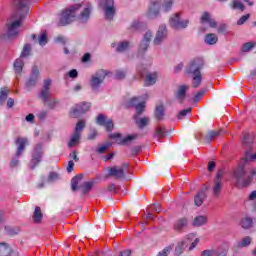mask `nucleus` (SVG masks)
<instances>
[{
  "label": "nucleus",
  "mask_w": 256,
  "mask_h": 256,
  "mask_svg": "<svg viewBox=\"0 0 256 256\" xmlns=\"http://www.w3.org/2000/svg\"><path fill=\"white\" fill-rule=\"evenodd\" d=\"M136 71L141 78L145 77L146 75L144 79V87H151L157 83V72L149 73V69L143 66V64L138 65L136 67Z\"/></svg>",
  "instance_id": "obj_7"
},
{
  "label": "nucleus",
  "mask_w": 256,
  "mask_h": 256,
  "mask_svg": "<svg viewBox=\"0 0 256 256\" xmlns=\"http://www.w3.org/2000/svg\"><path fill=\"white\" fill-rule=\"evenodd\" d=\"M151 7L149 8L148 11V17L150 19H157L159 16V0H155L151 2Z\"/></svg>",
  "instance_id": "obj_26"
},
{
  "label": "nucleus",
  "mask_w": 256,
  "mask_h": 256,
  "mask_svg": "<svg viewBox=\"0 0 256 256\" xmlns=\"http://www.w3.org/2000/svg\"><path fill=\"white\" fill-rule=\"evenodd\" d=\"M83 129H85V120H79L76 124L74 133L81 135V131H83Z\"/></svg>",
  "instance_id": "obj_48"
},
{
  "label": "nucleus",
  "mask_w": 256,
  "mask_h": 256,
  "mask_svg": "<svg viewBox=\"0 0 256 256\" xmlns=\"http://www.w3.org/2000/svg\"><path fill=\"white\" fill-rule=\"evenodd\" d=\"M97 135H99V134L97 133V130L92 129V130L89 132V134H88V139H89V141H94V139H97Z\"/></svg>",
  "instance_id": "obj_58"
},
{
  "label": "nucleus",
  "mask_w": 256,
  "mask_h": 256,
  "mask_svg": "<svg viewBox=\"0 0 256 256\" xmlns=\"http://www.w3.org/2000/svg\"><path fill=\"white\" fill-rule=\"evenodd\" d=\"M200 23H208L212 29H215L217 27V22L214 19H211V15L209 12H204L201 19Z\"/></svg>",
  "instance_id": "obj_29"
},
{
  "label": "nucleus",
  "mask_w": 256,
  "mask_h": 256,
  "mask_svg": "<svg viewBox=\"0 0 256 256\" xmlns=\"http://www.w3.org/2000/svg\"><path fill=\"white\" fill-rule=\"evenodd\" d=\"M205 66V62L201 58H195L192 60L185 69L188 75H192V87L197 89L201 86L203 76L201 75V69Z\"/></svg>",
  "instance_id": "obj_2"
},
{
  "label": "nucleus",
  "mask_w": 256,
  "mask_h": 256,
  "mask_svg": "<svg viewBox=\"0 0 256 256\" xmlns=\"http://www.w3.org/2000/svg\"><path fill=\"white\" fill-rule=\"evenodd\" d=\"M135 139H137V134L128 135L125 138L121 139L118 142V145H129V143H131V141H135Z\"/></svg>",
  "instance_id": "obj_42"
},
{
  "label": "nucleus",
  "mask_w": 256,
  "mask_h": 256,
  "mask_svg": "<svg viewBox=\"0 0 256 256\" xmlns=\"http://www.w3.org/2000/svg\"><path fill=\"white\" fill-rule=\"evenodd\" d=\"M105 77H107V71L101 69L98 70L94 75L91 76L90 79V87L93 93H97L103 85V81H105Z\"/></svg>",
  "instance_id": "obj_10"
},
{
  "label": "nucleus",
  "mask_w": 256,
  "mask_h": 256,
  "mask_svg": "<svg viewBox=\"0 0 256 256\" xmlns=\"http://www.w3.org/2000/svg\"><path fill=\"white\" fill-rule=\"evenodd\" d=\"M207 189H200L194 196V204L196 207H201L205 199H207Z\"/></svg>",
  "instance_id": "obj_24"
},
{
  "label": "nucleus",
  "mask_w": 256,
  "mask_h": 256,
  "mask_svg": "<svg viewBox=\"0 0 256 256\" xmlns=\"http://www.w3.org/2000/svg\"><path fill=\"white\" fill-rule=\"evenodd\" d=\"M106 177H114V179H125V172H123V168L114 166L108 168V174L106 175Z\"/></svg>",
  "instance_id": "obj_20"
},
{
  "label": "nucleus",
  "mask_w": 256,
  "mask_h": 256,
  "mask_svg": "<svg viewBox=\"0 0 256 256\" xmlns=\"http://www.w3.org/2000/svg\"><path fill=\"white\" fill-rule=\"evenodd\" d=\"M89 109H91V103L89 102L76 104L70 111V117L73 119H79V117H81V115H85Z\"/></svg>",
  "instance_id": "obj_13"
},
{
  "label": "nucleus",
  "mask_w": 256,
  "mask_h": 256,
  "mask_svg": "<svg viewBox=\"0 0 256 256\" xmlns=\"http://www.w3.org/2000/svg\"><path fill=\"white\" fill-rule=\"evenodd\" d=\"M253 47H255V44L253 42H246L242 45V53H249V51H251V49H253Z\"/></svg>",
  "instance_id": "obj_49"
},
{
  "label": "nucleus",
  "mask_w": 256,
  "mask_h": 256,
  "mask_svg": "<svg viewBox=\"0 0 256 256\" xmlns=\"http://www.w3.org/2000/svg\"><path fill=\"white\" fill-rule=\"evenodd\" d=\"M23 67H25V62L23 61V57L20 56L14 61L15 73H17V75H21Z\"/></svg>",
  "instance_id": "obj_32"
},
{
  "label": "nucleus",
  "mask_w": 256,
  "mask_h": 256,
  "mask_svg": "<svg viewBox=\"0 0 256 256\" xmlns=\"http://www.w3.org/2000/svg\"><path fill=\"white\" fill-rule=\"evenodd\" d=\"M205 93H207V89H201L200 91H198L193 98V102L199 103V101H201V98L203 97V95H205Z\"/></svg>",
  "instance_id": "obj_50"
},
{
  "label": "nucleus",
  "mask_w": 256,
  "mask_h": 256,
  "mask_svg": "<svg viewBox=\"0 0 256 256\" xmlns=\"http://www.w3.org/2000/svg\"><path fill=\"white\" fill-rule=\"evenodd\" d=\"M7 97H8L7 90L1 88V90H0V105H3V103H5V101H7Z\"/></svg>",
  "instance_id": "obj_55"
},
{
  "label": "nucleus",
  "mask_w": 256,
  "mask_h": 256,
  "mask_svg": "<svg viewBox=\"0 0 256 256\" xmlns=\"http://www.w3.org/2000/svg\"><path fill=\"white\" fill-rule=\"evenodd\" d=\"M111 47L115 49L116 53H125L131 47V43L127 40L121 42H113Z\"/></svg>",
  "instance_id": "obj_21"
},
{
  "label": "nucleus",
  "mask_w": 256,
  "mask_h": 256,
  "mask_svg": "<svg viewBox=\"0 0 256 256\" xmlns=\"http://www.w3.org/2000/svg\"><path fill=\"white\" fill-rule=\"evenodd\" d=\"M133 119L138 127V129H145L151 123V119L147 116L145 117H139V116H133Z\"/></svg>",
  "instance_id": "obj_27"
},
{
  "label": "nucleus",
  "mask_w": 256,
  "mask_h": 256,
  "mask_svg": "<svg viewBox=\"0 0 256 256\" xmlns=\"http://www.w3.org/2000/svg\"><path fill=\"white\" fill-rule=\"evenodd\" d=\"M251 14H245L243 15L238 21L237 25H245V23L250 19Z\"/></svg>",
  "instance_id": "obj_56"
},
{
  "label": "nucleus",
  "mask_w": 256,
  "mask_h": 256,
  "mask_svg": "<svg viewBox=\"0 0 256 256\" xmlns=\"http://www.w3.org/2000/svg\"><path fill=\"white\" fill-rule=\"evenodd\" d=\"M249 245H251V237L249 236L244 237L242 241L237 243V247L240 249L243 247H249Z\"/></svg>",
  "instance_id": "obj_46"
},
{
  "label": "nucleus",
  "mask_w": 256,
  "mask_h": 256,
  "mask_svg": "<svg viewBox=\"0 0 256 256\" xmlns=\"http://www.w3.org/2000/svg\"><path fill=\"white\" fill-rule=\"evenodd\" d=\"M152 37H153V33L150 30H148L144 34L143 39L141 40L139 47H138L137 57L139 59H143V57H145V54L147 53V51L149 49V45L151 44Z\"/></svg>",
  "instance_id": "obj_12"
},
{
  "label": "nucleus",
  "mask_w": 256,
  "mask_h": 256,
  "mask_svg": "<svg viewBox=\"0 0 256 256\" xmlns=\"http://www.w3.org/2000/svg\"><path fill=\"white\" fill-rule=\"evenodd\" d=\"M51 83L52 80L50 78L44 80L43 88L39 93V98L48 109H54L57 105V100L51 97Z\"/></svg>",
  "instance_id": "obj_3"
},
{
  "label": "nucleus",
  "mask_w": 256,
  "mask_h": 256,
  "mask_svg": "<svg viewBox=\"0 0 256 256\" xmlns=\"http://www.w3.org/2000/svg\"><path fill=\"white\" fill-rule=\"evenodd\" d=\"M188 89H189V86H187L185 84L178 86L177 91L174 93L175 99H177V101H180V103H183V101H185V99L187 97Z\"/></svg>",
  "instance_id": "obj_22"
},
{
  "label": "nucleus",
  "mask_w": 256,
  "mask_h": 256,
  "mask_svg": "<svg viewBox=\"0 0 256 256\" xmlns=\"http://www.w3.org/2000/svg\"><path fill=\"white\" fill-rule=\"evenodd\" d=\"M217 41H219V38L217 37V35L215 33L207 34L205 37V43L207 45H215L217 43Z\"/></svg>",
  "instance_id": "obj_39"
},
{
  "label": "nucleus",
  "mask_w": 256,
  "mask_h": 256,
  "mask_svg": "<svg viewBox=\"0 0 256 256\" xmlns=\"http://www.w3.org/2000/svg\"><path fill=\"white\" fill-rule=\"evenodd\" d=\"M230 7L234 11H245V5H243V3L239 0H232Z\"/></svg>",
  "instance_id": "obj_41"
},
{
  "label": "nucleus",
  "mask_w": 256,
  "mask_h": 256,
  "mask_svg": "<svg viewBox=\"0 0 256 256\" xmlns=\"http://www.w3.org/2000/svg\"><path fill=\"white\" fill-rule=\"evenodd\" d=\"M173 247H175V244H170L162 251L158 252L157 256H169V254L173 251Z\"/></svg>",
  "instance_id": "obj_45"
},
{
  "label": "nucleus",
  "mask_w": 256,
  "mask_h": 256,
  "mask_svg": "<svg viewBox=\"0 0 256 256\" xmlns=\"http://www.w3.org/2000/svg\"><path fill=\"white\" fill-rule=\"evenodd\" d=\"M221 135V130L219 131H210L208 132V135H206L205 140L208 143H211L215 137H219Z\"/></svg>",
  "instance_id": "obj_44"
},
{
  "label": "nucleus",
  "mask_w": 256,
  "mask_h": 256,
  "mask_svg": "<svg viewBox=\"0 0 256 256\" xmlns=\"http://www.w3.org/2000/svg\"><path fill=\"white\" fill-rule=\"evenodd\" d=\"M167 39V26L162 24L159 26L156 36L154 38V45H161Z\"/></svg>",
  "instance_id": "obj_18"
},
{
  "label": "nucleus",
  "mask_w": 256,
  "mask_h": 256,
  "mask_svg": "<svg viewBox=\"0 0 256 256\" xmlns=\"http://www.w3.org/2000/svg\"><path fill=\"white\" fill-rule=\"evenodd\" d=\"M151 211L154 213H161V206L159 204H152L150 206Z\"/></svg>",
  "instance_id": "obj_61"
},
{
  "label": "nucleus",
  "mask_w": 256,
  "mask_h": 256,
  "mask_svg": "<svg viewBox=\"0 0 256 256\" xmlns=\"http://www.w3.org/2000/svg\"><path fill=\"white\" fill-rule=\"evenodd\" d=\"M240 225L242 229H251V227H253V218L249 216L242 218Z\"/></svg>",
  "instance_id": "obj_33"
},
{
  "label": "nucleus",
  "mask_w": 256,
  "mask_h": 256,
  "mask_svg": "<svg viewBox=\"0 0 256 256\" xmlns=\"http://www.w3.org/2000/svg\"><path fill=\"white\" fill-rule=\"evenodd\" d=\"M134 109H136L134 116L141 117L145 111V102H140Z\"/></svg>",
  "instance_id": "obj_47"
},
{
  "label": "nucleus",
  "mask_w": 256,
  "mask_h": 256,
  "mask_svg": "<svg viewBox=\"0 0 256 256\" xmlns=\"http://www.w3.org/2000/svg\"><path fill=\"white\" fill-rule=\"evenodd\" d=\"M132 155L135 157L136 155H139L141 153V146H134L131 149Z\"/></svg>",
  "instance_id": "obj_62"
},
{
  "label": "nucleus",
  "mask_w": 256,
  "mask_h": 256,
  "mask_svg": "<svg viewBox=\"0 0 256 256\" xmlns=\"http://www.w3.org/2000/svg\"><path fill=\"white\" fill-rule=\"evenodd\" d=\"M14 3L17 7V12L12 16V19L16 20L7 24L6 35L8 39H13V37L19 35L21 23H23V19H25L27 13H29V0H14Z\"/></svg>",
  "instance_id": "obj_1"
},
{
  "label": "nucleus",
  "mask_w": 256,
  "mask_h": 256,
  "mask_svg": "<svg viewBox=\"0 0 256 256\" xmlns=\"http://www.w3.org/2000/svg\"><path fill=\"white\" fill-rule=\"evenodd\" d=\"M31 53V44H25L20 57H29Z\"/></svg>",
  "instance_id": "obj_52"
},
{
  "label": "nucleus",
  "mask_w": 256,
  "mask_h": 256,
  "mask_svg": "<svg viewBox=\"0 0 256 256\" xmlns=\"http://www.w3.org/2000/svg\"><path fill=\"white\" fill-rule=\"evenodd\" d=\"M85 5L84 3L81 4H74L70 6L69 8H66L65 10L62 11L59 19V25L61 27H65V25H69L75 21V13L81 9Z\"/></svg>",
  "instance_id": "obj_5"
},
{
  "label": "nucleus",
  "mask_w": 256,
  "mask_h": 256,
  "mask_svg": "<svg viewBox=\"0 0 256 256\" xmlns=\"http://www.w3.org/2000/svg\"><path fill=\"white\" fill-rule=\"evenodd\" d=\"M99 5L104 11L105 19L113 21L115 17V1L114 0H100Z\"/></svg>",
  "instance_id": "obj_11"
},
{
  "label": "nucleus",
  "mask_w": 256,
  "mask_h": 256,
  "mask_svg": "<svg viewBox=\"0 0 256 256\" xmlns=\"http://www.w3.org/2000/svg\"><path fill=\"white\" fill-rule=\"evenodd\" d=\"M83 181V174H78L74 176L71 180V190L73 192L80 191L82 196L88 195L89 192L93 189V185H95V181L84 182L79 185V182Z\"/></svg>",
  "instance_id": "obj_4"
},
{
  "label": "nucleus",
  "mask_w": 256,
  "mask_h": 256,
  "mask_svg": "<svg viewBox=\"0 0 256 256\" xmlns=\"http://www.w3.org/2000/svg\"><path fill=\"white\" fill-rule=\"evenodd\" d=\"M15 145H16V153L17 155H23L25 153V149L27 145H29V139L25 137H18L15 140Z\"/></svg>",
  "instance_id": "obj_19"
},
{
  "label": "nucleus",
  "mask_w": 256,
  "mask_h": 256,
  "mask_svg": "<svg viewBox=\"0 0 256 256\" xmlns=\"http://www.w3.org/2000/svg\"><path fill=\"white\" fill-rule=\"evenodd\" d=\"M43 155H45V150L43 149V143H37L32 151L31 154V160H30V164L29 167L30 169H35V167H37V165H39V163H41V161H43Z\"/></svg>",
  "instance_id": "obj_8"
},
{
  "label": "nucleus",
  "mask_w": 256,
  "mask_h": 256,
  "mask_svg": "<svg viewBox=\"0 0 256 256\" xmlns=\"http://www.w3.org/2000/svg\"><path fill=\"white\" fill-rule=\"evenodd\" d=\"M169 25L172 29H175V31H181L189 27V19H181V12H178L171 15Z\"/></svg>",
  "instance_id": "obj_9"
},
{
  "label": "nucleus",
  "mask_w": 256,
  "mask_h": 256,
  "mask_svg": "<svg viewBox=\"0 0 256 256\" xmlns=\"http://www.w3.org/2000/svg\"><path fill=\"white\" fill-rule=\"evenodd\" d=\"M91 9H93V7L91 6V3L87 2L86 7L78 17V19H80L82 23H87V21H89V17H91Z\"/></svg>",
  "instance_id": "obj_25"
},
{
  "label": "nucleus",
  "mask_w": 256,
  "mask_h": 256,
  "mask_svg": "<svg viewBox=\"0 0 256 256\" xmlns=\"http://www.w3.org/2000/svg\"><path fill=\"white\" fill-rule=\"evenodd\" d=\"M126 73L124 70H116L115 72V79L122 80L125 79Z\"/></svg>",
  "instance_id": "obj_57"
},
{
  "label": "nucleus",
  "mask_w": 256,
  "mask_h": 256,
  "mask_svg": "<svg viewBox=\"0 0 256 256\" xmlns=\"http://www.w3.org/2000/svg\"><path fill=\"white\" fill-rule=\"evenodd\" d=\"M0 256H19V252L11 249L7 243H0Z\"/></svg>",
  "instance_id": "obj_23"
},
{
  "label": "nucleus",
  "mask_w": 256,
  "mask_h": 256,
  "mask_svg": "<svg viewBox=\"0 0 256 256\" xmlns=\"http://www.w3.org/2000/svg\"><path fill=\"white\" fill-rule=\"evenodd\" d=\"M5 233L6 235H10L11 237L15 236V235H19V232L21 231V229L17 226H5Z\"/></svg>",
  "instance_id": "obj_37"
},
{
  "label": "nucleus",
  "mask_w": 256,
  "mask_h": 256,
  "mask_svg": "<svg viewBox=\"0 0 256 256\" xmlns=\"http://www.w3.org/2000/svg\"><path fill=\"white\" fill-rule=\"evenodd\" d=\"M191 111H192V108L181 110L177 115V119L179 120L185 119V117H187L188 113H191Z\"/></svg>",
  "instance_id": "obj_54"
},
{
  "label": "nucleus",
  "mask_w": 256,
  "mask_h": 256,
  "mask_svg": "<svg viewBox=\"0 0 256 256\" xmlns=\"http://www.w3.org/2000/svg\"><path fill=\"white\" fill-rule=\"evenodd\" d=\"M47 181L48 183H55V181H59V174H57V172H50Z\"/></svg>",
  "instance_id": "obj_53"
},
{
  "label": "nucleus",
  "mask_w": 256,
  "mask_h": 256,
  "mask_svg": "<svg viewBox=\"0 0 256 256\" xmlns=\"http://www.w3.org/2000/svg\"><path fill=\"white\" fill-rule=\"evenodd\" d=\"M40 75L41 73L39 72V67L33 66L28 81L25 82L27 91L37 86Z\"/></svg>",
  "instance_id": "obj_15"
},
{
  "label": "nucleus",
  "mask_w": 256,
  "mask_h": 256,
  "mask_svg": "<svg viewBox=\"0 0 256 256\" xmlns=\"http://www.w3.org/2000/svg\"><path fill=\"white\" fill-rule=\"evenodd\" d=\"M89 61H91V54L85 53L82 56V63H89Z\"/></svg>",
  "instance_id": "obj_63"
},
{
  "label": "nucleus",
  "mask_w": 256,
  "mask_h": 256,
  "mask_svg": "<svg viewBox=\"0 0 256 256\" xmlns=\"http://www.w3.org/2000/svg\"><path fill=\"white\" fill-rule=\"evenodd\" d=\"M68 77H70V79H77L79 72H77V69H72L68 72Z\"/></svg>",
  "instance_id": "obj_59"
},
{
  "label": "nucleus",
  "mask_w": 256,
  "mask_h": 256,
  "mask_svg": "<svg viewBox=\"0 0 256 256\" xmlns=\"http://www.w3.org/2000/svg\"><path fill=\"white\" fill-rule=\"evenodd\" d=\"M21 156L22 155H18L15 152V155L10 160V167H11V169H15V167H19V163H21V161H20Z\"/></svg>",
  "instance_id": "obj_43"
},
{
  "label": "nucleus",
  "mask_w": 256,
  "mask_h": 256,
  "mask_svg": "<svg viewBox=\"0 0 256 256\" xmlns=\"http://www.w3.org/2000/svg\"><path fill=\"white\" fill-rule=\"evenodd\" d=\"M96 123L100 125V127H105L106 131L111 132L113 131L114 124L112 119H107L105 115L99 114Z\"/></svg>",
  "instance_id": "obj_17"
},
{
  "label": "nucleus",
  "mask_w": 256,
  "mask_h": 256,
  "mask_svg": "<svg viewBox=\"0 0 256 256\" xmlns=\"http://www.w3.org/2000/svg\"><path fill=\"white\" fill-rule=\"evenodd\" d=\"M118 256H131V250L121 251Z\"/></svg>",
  "instance_id": "obj_64"
},
{
  "label": "nucleus",
  "mask_w": 256,
  "mask_h": 256,
  "mask_svg": "<svg viewBox=\"0 0 256 256\" xmlns=\"http://www.w3.org/2000/svg\"><path fill=\"white\" fill-rule=\"evenodd\" d=\"M47 115H49V112H47L46 110H42L38 113V119L40 121H45V119H47Z\"/></svg>",
  "instance_id": "obj_60"
},
{
  "label": "nucleus",
  "mask_w": 256,
  "mask_h": 256,
  "mask_svg": "<svg viewBox=\"0 0 256 256\" xmlns=\"http://www.w3.org/2000/svg\"><path fill=\"white\" fill-rule=\"evenodd\" d=\"M154 137H157L158 141L159 139L167 137V128H165L163 125L156 126Z\"/></svg>",
  "instance_id": "obj_31"
},
{
  "label": "nucleus",
  "mask_w": 256,
  "mask_h": 256,
  "mask_svg": "<svg viewBox=\"0 0 256 256\" xmlns=\"http://www.w3.org/2000/svg\"><path fill=\"white\" fill-rule=\"evenodd\" d=\"M189 225V219L182 217L175 221L174 223V229L175 231H183Z\"/></svg>",
  "instance_id": "obj_28"
},
{
  "label": "nucleus",
  "mask_w": 256,
  "mask_h": 256,
  "mask_svg": "<svg viewBox=\"0 0 256 256\" xmlns=\"http://www.w3.org/2000/svg\"><path fill=\"white\" fill-rule=\"evenodd\" d=\"M193 239H195V234L191 233L188 234L181 242H179L174 250V255L176 256H181L183 255V252L185 251V249H187V247H189V244L191 243V241H193Z\"/></svg>",
  "instance_id": "obj_14"
},
{
  "label": "nucleus",
  "mask_w": 256,
  "mask_h": 256,
  "mask_svg": "<svg viewBox=\"0 0 256 256\" xmlns=\"http://www.w3.org/2000/svg\"><path fill=\"white\" fill-rule=\"evenodd\" d=\"M139 103H141L139 102V97H132L124 103V107H126V109H135Z\"/></svg>",
  "instance_id": "obj_34"
},
{
  "label": "nucleus",
  "mask_w": 256,
  "mask_h": 256,
  "mask_svg": "<svg viewBox=\"0 0 256 256\" xmlns=\"http://www.w3.org/2000/svg\"><path fill=\"white\" fill-rule=\"evenodd\" d=\"M79 141H81V134L73 133V135L70 138V141L68 142V147L71 149L72 147H75V145H78Z\"/></svg>",
  "instance_id": "obj_36"
},
{
  "label": "nucleus",
  "mask_w": 256,
  "mask_h": 256,
  "mask_svg": "<svg viewBox=\"0 0 256 256\" xmlns=\"http://www.w3.org/2000/svg\"><path fill=\"white\" fill-rule=\"evenodd\" d=\"M43 219V212H41V207L36 206L33 214V221L34 223H41Z\"/></svg>",
  "instance_id": "obj_38"
},
{
  "label": "nucleus",
  "mask_w": 256,
  "mask_h": 256,
  "mask_svg": "<svg viewBox=\"0 0 256 256\" xmlns=\"http://www.w3.org/2000/svg\"><path fill=\"white\" fill-rule=\"evenodd\" d=\"M236 187H247L251 183V176L247 175V170L244 165L239 166L233 172Z\"/></svg>",
  "instance_id": "obj_6"
},
{
  "label": "nucleus",
  "mask_w": 256,
  "mask_h": 256,
  "mask_svg": "<svg viewBox=\"0 0 256 256\" xmlns=\"http://www.w3.org/2000/svg\"><path fill=\"white\" fill-rule=\"evenodd\" d=\"M48 39H47V33L46 32H42L38 38V43L39 45H41L42 47L47 45Z\"/></svg>",
  "instance_id": "obj_51"
},
{
  "label": "nucleus",
  "mask_w": 256,
  "mask_h": 256,
  "mask_svg": "<svg viewBox=\"0 0 256 256\" xmlns=\"http://www.w3.org/2000/svg\"><path fill=\"white\" fill-rule=\"evenodd\" d=\"M174 0H164L161 5V11L163 13H169L173 9Z\"/></svg>",
  "instance_id": "obj_35"
},
{
  "label": "nucleus",
  "mask_w": 256,
  "mask_h": 256,
  "mask_svg": "<svg viewBox=\"0 0 256 256\" xmlns=\"http://www.w3.org/2000/svg\"><path fill=\"white\" fill-rule=\"evenodd\" d=\"M223 170H218L216 177L214 178L213 195L218 197L219 193L223 189Z\"/></svg>",
  "instance_id": "obj_16"
},
{
  "label": "nucleus",
  "mask_w": 256,
  "mask_h": 256,
  "mask_svg": "<svg viewBox=\"0 0 256 256\" xmlns=\"http://www.w3.org/2000/svg\"><path fill=\"white\" fill-rule=\"evenodd\" d=\"M205 223H207V216L200 215L194 219L192 225L194 227H201V226L205 225Z\"/></svg>",
  "instance_id": "obj_40"
},
{
  "label": "nucleus",
  "mask_w": 256,
  "mask_h": 256,
  "mask_svg": "<svg viewBox=\"0 0 256 256\" xmlns=\"http://www.w3.org/2000/svg\"><path fill=\"white\" fill-rule=\"evenodd\" d=\"M154 117L157 121H163V118L165 117V106H163V104L156 106Z\"/></svg>",
  "instance_id": "obj_30"
}]
</instances>
